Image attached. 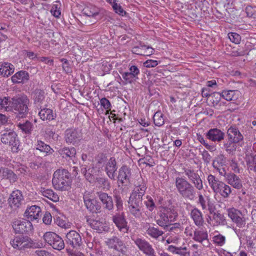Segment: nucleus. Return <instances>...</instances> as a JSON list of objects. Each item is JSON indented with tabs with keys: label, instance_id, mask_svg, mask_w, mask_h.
I'll return each mask as SVG.
<instances>
[{
	"label": "nucleus",
	"instance_id": "nucleus-30",
	"mask_svg": "<svg viewBox=\"0 0 256 256\" xmlns=\"http://www.w3.org/2000/svg\"><path fill=\"white\" fill-rule=\"evenodd\" d=\"M97 194L103 204L105 205V208L108 210H112L114 205L112 197L102 192H98Z\"/></svg>",
	"mask_w": 256,
	"mask_h": 256
},
{
	"label": "nucleus",
	"instance_id": "nucleus-61",
	"mask_svg": "<svg viewBox=\"0 0 256 256\" xmlns=\"http://www.w3.org/2000/svg\"><path fill=\"white\" fill-rule=\"evenodd\" d=\"M187 248L186 247H178V250H176V254H179L180 256H187L189 255V252H186Z\"/></svg>",
	"mask_w": 256,
	"mask_h": 256
},
{
	"label": "nucleus",
	"instance_id": "nucleus-2",
	"mask_svg": "<svg viewBox=\"0 0 256 256\" xmlns=\"http://www.w3.org/2000/svg\"><path fill=\"white\" fill-rule=\"evenodd\" d=\"M10 244L13 248L19 250L40 248L44 246V244L41 241L32 239L28 236L24 235L14 236V239L10 241Z\"/></svg>",
	"mask_w": 256,
	"mask_h": 256
},
{
	"label": "nucleus",
	"instance_id": "nucleus-56",
	"mask_svg": "<svg viewBox=\"0 0 256 256\" xmlns=\"http://www.w3.org/2000/svg\"><path fill=\"white\" fill-rule=\"evenodd\" d=\"M246 12L248 17H254L256 16V10L251 6H248L246 8Z\"/></svg>",
	"mask_w": 256,
	"mask_h": 256
},
{
	"label": "nucleus",
	"instance_id": "nucleus-38",
	"mask_svg": "<svg viewBox=\"0 0 256 256\" xmlns=\"http://www.w3.org/2000/svg\"><path fill=\"white\" fill-rule=\"evenodd\" d=\"M116 168V160L114 157H112L108 160L106 167V174L108 176H114Z\"/></svg>",
	"mask_w": 256,
	"mask_h": 256
},
{
	"label": "nucleus",
	"instance_id": "nucleus-48",
	"mask_svg": "<svg viewBox=\"0 0 256 256\" xmlns=\"http://www.w3.org/2000/svg\"><path fill=\"white\" fill-rule=\"evenodd\" d=\"M228 183L234 188L240 189L242 187L241 180L239 177H230Z\"/></svg>",
	"mask_w": 256,
	"mask_h": 256
},
{
	"label": "nucleus",
	"instance_id": "nucleus-16",
	"mask_svg": "<svg viewBox=\"0 0 256 256\" xmlns=\"http://www.w3.org/2000/svg\"><path fill=\"white\" fill-rule=\"evenodd\" d=\"M23 199L22 193L20 190H14L8 198V203L12 208H16L22 204Z\"/></svg>",
	"mask_w": 256,
	"mask_h": 256
},
{
	"label": "nucleus",
	"instance_id": "nucleus-49",
	"mask_svg": "<svg viewBox=\"0 0 256 256\" xmlns=\"http://www.w3.org/2000/svg\"><path fill=\"white\" fill-rule=\"evenodd\" d=\"M228 36L230 40L236 44H239L241 40L240 35L236 32H230Z\"/></svg>",
	"mask_w": 256,
	"mask_h": 256
},
{
	"label": "nucleus",
	"instance_id": "nucleus-29",
	"mask_svg": "<svg viewBox=\"0 0 256 256\" xmlns=\"http://www.w3.org/2000/svg\"><path fill=\"white\" fill-rule=\"evenodd\" d=\"M132 52L137 54L150 56L153 54L154 49L148 46L140 45V46L134 47L132 48Z\"/></svg>",
	"mask_w": 256,
	"mask_h": 256
},
{
	"label": "nucleus",
	"instance_id": "nucleus-42",
	"mask_svg": "<svg viewBox=\"0 0 256 256\" xmlns=\"http://www.w3.org/2000/svg\"><path fill=\"white\" fill-rule=\"evenodd\" d=\"M36 150L47 154H52L54 152L53 150L50 146L46 144L42 140H38L36 144Z\"/></svg>",
	"mask_w": 256,
	"mask_h": 256
},
{
	"label": "nucleus",
	"instance_id": "nucleus-8",
	"mask_svg": "<svg viewBox=\"0 0 256 256\" xmlns=\"http://www.w3.org/2000/svg\"><path fill=\"white\" fill-rule=\"evenodd\" d=\"M12 226L16 234L29 233L33 229L32 224L26 220H14L12 222Z\"/></svg>",
	"mask_w": 256,
	"mask_h": 256
},
{
	"label": "nucleus",
	"instance_id": "nucleus-9",
	"mask_svg": "<svg viewBox=\"0 0 256 256\" xmlns=\"http://www.w3.org/2000/svg\"><path fill=\"white\" fill-rule=\"evenodd\" d=\"M66 244L73 248H78L82 244L80 235L76 230H70L66 236Z\"/></svg>",
	"mask_w": 256,
	"mask_h": 256
},
{
	"label": "nucleus",
	"instance_id": "nucleus-39",
	"mask_svg": "<svg viewBox=\"0 0 256 256\" xmlns=\"http://www.w3.org/2000/svg\"><path fill=\"white\" fill-rule=\"evenodd\" d=\"M99 12V8L92 5L88 6L83 10V14L89 17H96L98 16Z\"/></svg>",
	"mask_w": 256,
	"mask_h": 256
},
{
	"label": "nucleus",
	"instance_id": "nucleus-40",
	"mask_svg": "<svg viewBox=\"0 0 256 256\" xmlns=\"http://www.w3.org/2000/svg\"><path fill=\"white\" fill-rule=\"evenodd\" d=\"M41 192L44 196L54 202H57L59 200V196L57 194L52 190L42 188L41 190Z\"/></svg>",
	"mask_w": 256,
	"mask_h": 256
},
{
	"label": "nucleus",
	"instance_id": "nucleus-31",
	"mask_svg": "<svg viewBox=\"0 0 256 256\" xmlns=\"http://www.w3.org/2000/svg\"><path fill=\"white\" fill-rule=\"evenodd\" d=\"M38 115L42 120H52L56 116V114L54 113L52 110L48 108H44L38 112Z\"/></svg>",
	"mask_w": 256,
	"mask_h": 256
},
{
	"label": "nucleus",
	"instance_id": "nucleus-59",
	"mask_svg": "<svg viewBox=\"0 0 256 256\" xmlns=\"http://www.w3.org/2000/svg\"><path fill=\"white\" fill-rule=\"evenodd\" d=\"M51 14L56 18H59L61 14L60 8H58L56 5H54L50 10Z\"/></svg>",
	"mask_w": 256,
	"mask_h": 256
},
{
	"label": "nucleus",
	"instance_id": "nucleus-11",
	"mask_svg": "<svg viewBox=\"0 0 256 256\" xmlns=\"http://www.w3.org/2000/svg\"><path fill=\"white\" fill-rule=\"evenodd\" d=\"M138 248L147 256H156L154 250L152 246L145 239L138 238L134 240Z\"/></svg>",
	"mask_w": 256,
	"mask_h": 256
},
{
	"label": "nucleus",
	"instance_id": "nucleus-4",
	"mask_svg": "<svg viewBox=\"0 0 256 256\" xmlns=\"http://www.w3.org/2000/svg\"><path fill=\"white\" fill-rule=\"evenodd\" d=\"M176 188L180 194L184 198L193 200L195 192L192 186L182 177H177L176 180Z\"/></svg>",
	"mask_w": 256,
	"mask_h": 256
},
{
	"label": "nucleus",
	"instance_id": "nucleus-15",
	"mask_svg": "<svg viewBox=\"0 0 256 256\" xmlns=\"http://www.w3.org/2000/svg\"><path fill=\"white\" fill-rule=\"evenodd\" d=\"M112 220L120 231L124 233L128 232V227L124 212L116 213L114 215Z\"/></svg>",
	"mask_w": 256,
	"mask_h": 256
},
{
	"label": "nucleus",
	"instance_id": "nucleus-64",
	"mask_svg": "<svg viewBox=\"0 0 256 256\" xmlns=\"http://www.w3.org/2000/svg\"><path fill=\"white\" fill-rule=\"evenodd\" d=\"M116 202L118 210H122V201L120 196H116Z\"/></svg>",
	"mask_w": 256,
	"mask_h": 256
},
{
	"label": "nucleus",
	"instance_id": "nucleus-43",
	"mask_svg": "<svg viewBox=\"0 0 256 256\" xmlns=\"http://www.w3.org/2000/svg\"><path fill=\"white\" fill-rule=\"evenodd\" d=\"M208 237V232L206 231L196 230L194 232L193 239L200 242L202 240L206 239Z\"/></svg>",
	"mask_w": 256,
	"mask_h": 256
},
{
	"label": "nucleus",
	"instance_id": "nucleus-35",
	"mask_svg": "<svg viewBox=\"0 0 256 256\" xmlns=\"http://www.w3.org/2000/svg\"><path fill=\"white\" fill-rule=\"evenodd\" d=\"M106 245L110 248L118 250V248L123 246L122 242L116 236L108 238L106 242Z\"/></svg>",
	"mask_w": 256,
	"mask_h": 256
},
{
	"label": "nucleus",
	"instance_id": "nucleus-1",
	"mask_svg": "<svg viewBox=\"0 0 256 256\" xmlns=\"http://www.w3.org/2000/svg\"><path fill=\"white\" fill-rule=\"evenodd\" d=\"M135 184L136 188L131 194L128 202V208L130 214L136 218H140L142 216L144 205L142 198L146 189V183L142 177L139 178Z\"/></svg>",
	"mask_w": 256,
	"mask_h": 256
},
{
	"label": "nucleus",
	"instance_id": "nucleus-3",
	"mask_svg": "<svg viewBox=\"0 0 256 256\" xmlns=\"http://www.w3.org/2000/svg\"><path fill=\"white\" fill-rule=\"evenodd\" d=\"M13 105L12 112L16 114L17 118H24L28 112L30 99L24 94H20L12 97Z\"/></svg>",
	"mask_w": 256,
	"mask_h": 256
},
{
	"label": "nucleus",
	"instance_id": "nucleus-51",
	"mask_svg": "<svg viewBox=\"0 0 256 256\" xmlns=\"http://www.w3.org/2000/svg\"><path fill=\"white\" fill-rule=\"evenodd\" d=\"M100 104L104 109L110 110L111 104L110 102L106 98H102L100 100Z\"/></svg>",
	"mask_w": 256,
	"mask_h": 256
},
{
	"label": "nucleus",
	"instance_id": "nucleus-18",
	"mask_svg": "<svg viewBox=\"0 0 256 256\" xmlns=\"http://www.w3.org/2000/svg\"><path fill=\"white\" fill-rule=\"evenodd\" d=\"M40 212L41 209L40 206H32L26 210L24 216L30 222L39 218L41 216Z\"/></svg>",
	"mask_w": 256,
	"mask_h": 256
},
{
	"label": "nucleus",
	"instance_id": "nucleus-26",
	"mask_svg": "<svg viewBox=\"0 0 256 256\" xmlns=\"http://www.w3.org/2000/svg\"><path fill=\"white\" fill-rule=\"evenodd\" d=\"M222 98L227 101L236 100L240 96V93L237 90H224L221 92Z\"/></svg>",
	"mask_w": 256,
	"mask_h": 256
},
{
	"label": "nucleus",
	"instance_id": "nucleus-63",
	"mask_svg": "<svg viewBox=\"0 0 256 256\" xmlns=\"http://www.w3.org/2000/svg\"><path fill=\"white\" fill-rule=\"evenodd\" d=\"M202 158L206 164L210 163L211 160L212 156L206 150H204L202 153Z\"/></svg>",
	"mask_w": 256,
	"mask_h": 256
},
{
	"label": "nucleus",
	"instance_id": "nucleus-20",
	"mask_svg": "<svg viewBox=\"0 0 256 256\" xmlns=\"http://www.w3.org/2000/svg\"><path fill=\"white\" fill-rule=\"evenodd\" d=\"M45 92L43 90L36 89L32 93L34 104L38 109L42 108L45 98Z\"/></svg>",
	"mask_w": 256,
	"mask_h": 256
},
{
	"label": "nucleus",
	"instance_id": "nucleus-50",
	"mask_svg": "<svg viewBox=\"0 0 256 256\" xmlns=\"http://www.w3.org/2000/svg\"><path fill=\"white\" fill-rule=\"evenodd\" d=\"M236 142H232V141H228L224 144V147L226 152H231L236 150Z\"/></svg>",
	"mask_w": 256,
	"mask_h": 256
},
{
	"label": "nucleus",
	"instance_id": "nucleus-6",
	"mask_svg": "<svg viewBox=\"0 0 256 256\" xmlns=\"http://www.w3.org/2000/svg\"><path fill=\"white\" fill-rule=\"evenodd\" d=\"M0 140L2 143L14 147H16L18 145V135L13 130L4 128V129L0 132Z\"/></svg>",
	"mask_w": 256,
	"mask_h": 256
},
{
	"label": "nucleus",
	"instance_id": "nucleus-52",
	"mask_svg": "<svg viewBox=\"0 0 256 256\" xmlns=\"http://www.w3.org/2000/svg\"><path fill=\"white\" fill-rule=\"evenodd\" d=\"M112 8L116 14L120 16H124L126 14V12L122 9L120 4L118 3L114 4Z\"/></svg>",
	"mask_w": 256,
	"mask_h": 256
},
{
	"label": "nucleus",
	"instance_id": "nucleus-28",
	"mask_svg": "<svg viewBox=\"0 0 256 256\" xmlns=\"http://www.w3.org/2000/svg\"><path fill=\"white\" fill-rule=\"evenodd\" d=\"M85 205L86 208L92 212H97L101 208L99 202L94 199H86V198H84Z\"/></svg>",
	"mask_w": 256,
	"mask_h": 256
},
{
	"label": "nucleus",
	"instance_id": "nucleus-60",
	"mask_svg": "<svg viewBox=\"0 0 256 256\" xmlns=\"http://www.w3.org/2000/svg\"><path fill=\"white\" fill-rule=\"evenodd\" d=\"M144 66L146 68H153L156 66L158 64L156 60H150L144 62Z\"/></svg>",
	"mask_w": 256,
	"mask_h": 256
},
{
	"label": "nucleus",
	"instance_id": "nucleus-47",
	"mask_svg": "<svg viewBox=\"0 0 256 256\" xmlns=\"http://www.w3.org/2000/svg\"><path fill=\"white\" fill-rule=\"evenodd\" d=\"M214 243L218 246H222L226 242V238L220 234L215 235L212 238Z\"/></svg>",
	"mask_w": 256,
	"mask_h": 256
},
{
	"label": "nucleus",
	"instance_id": "nucleus-25",
	"mask_svg": "<svg viewBox=\"0 0 256 256\" xmlns=\"http://www.w3.org/2000/svg\"><path fill=\"white\" fill-rule=\"evenodd\" d=\"M226 164V158L224 155L220 154L217 156L213 160L212 166L217 170L220 174L222 175L224 172V168H222Z\"/></svg>",
	"mask_w": 256,
	"mask_h": 256
},
{
	"label": "nucleus",
	"instance_id": "nucleus-54",
	"mask_svg": "<svg viewBox=\"0 0 256 256\" xmlns=\"http://www.w3.org/2000/svg\"><path fill=\"white\" fill-rule=\"evenodd\" d=\"M130 174V170L126 166H122L120 169L118 176H128Z\"/></svg>",
	"mask_w": 256,
	"mask_h": 256
},
{
	"label": "nucleus",
	"instance_id": "nucleus-41",
	"mask_svg": "<svg viewBox=\"0 0 256 256\" xmlns=\"http://www.w3.org/2000/svg\"><path fill=\"white\" fill-rule=\"evenodd\" d=\"M146 234L151 238L157 239L164 234V232L159 230L158 228L149 225Z\"/></svg>",
	"mask_w": 256,
	"mask_h": 256
},
{
	"label": "nucleus",
	"instance_id": "nucleus-58",
	"mask_svg": "<svg viewBox=\"0 0 256 256\" xmlns=\"http://www.w3.org/2000/svg\"><path fill=\"white\" fill-rule=\"evenodd\" d=\"M231 168L234 170L235 174H234L232 176H236V174L240 173V170H242L238 167V164L234 161H232L230 164Z\"/></svg>",
	"mask_w": 256,
	"mask_h": 256
},
{
	"label": "nucleus",
	"instance_id": "nucleus-12",
	"mask_svg": "<svg viewBox=\"0 0 256 256\" xmlns=\"http://www.w3.org/2000/svg\"><path fill=\"white\" fill-rule=\"evenodd\" d=\"M52 182L56 189L66 190L70 188L71 177H53Z\"/></svg>",
	"mask_w": 256,
	"mask_h": 256
},
{
	"label": "nucleus",
	"instance_id": "nucleus-34",
	"mask_svg": "<svg viewBox=\"0 0 256 256\" xmlns=\"http://www.w3.org/2000/svg\"><path fill=\"white\" fill-rule=\"evenodd\" d=\"M18 127L26 134H30L34 129V125L32 122L26 120L20 122L17 124Z\"/></svg>",
	"mask_w": 256,
	"mask_h": 256
},
{
	"label": "nucleus",
	"instance_id": "nucleus-14",
	"mask_svg": "<svg viewBox=\"0 0 256 256\" xmlns=\"http://www.w3.org/2000/svg\"><path fill=\"white\" fill-rule=\"evenodd\" d=\"M82 138L81 132L77 129L70 128L65 131L64 138L66 143L75 144Z\"/></svg>",
	"mask_w": 256,
	"mask_h": 256
},
{
	"label": "nucleus",
	"instance_id": "nucleus-5",
	"mask_svg": "<svg viewBox=\"0 0 256 256\" xmlns=\"http://www.w3.org/2000/svg\"><path fill=\"white\" fill-rule=\"evenodd\" d=\"M208 180L215 192H218L224 198H228L231 192L228 186L218 180L216 177H208Z\"/></svg>",
	"mask_w": 256,
	"mask_h": 256
},
{
	"label": "nucleus",
	"instance_id": "nucleus-21",
	"mask_svg": "<svg viewBox=\"0 0 256 256\" xmlns=\"http://www.w3.org/2000/svg\"><path fill=\"white\" fill-rule=\"evenodd\" d=\"M227 134L230 141L238 143L244 139L242 134L240 132L238 129L236 127H230L228 130Z\"/></svg>",
	"mask_w": 256,
	"mask_h": 256
},
{
	"label": "nucleus",
	"instance_id": "nucleus-57",
	"mask_svg": "<svg viewBox=\"0 0 256 256\" xmlns=\"http://www.w3.org/2000/svg\"><path fill=\"white\" fill-rule=\"evenodd\" d=\"M192 181L196 188L200 190L202 188V180L200 177H193Z\"/></svg>",
	"mask_w": 256,
	"mask_h": 256
},
{
	"label": "nucleus",
	"instance_id": "nucleus-62",
	"mask_svg": "<svg viewBox=\"0 0 256 256\" xmlns=\"http://www.w3.org/2000/svg\"><path fill=\"white\" fill-rule=\"evenodd\" d=\"M52 220V216L50 213L46 212L44 215L42 220L43 222L46 224H50Z\"/></svg>",
	"mask_w": 256,
	"mask_h": 256
},
{
	"label": "nucleus",
	"instance_id": "nucleus-27",
	"mask_svg": "<svg viewBox=\"0 0 256 256\" xmlns=\"http://www.w3.org/2000/svg\"><path fill=\"white\" fill-rule=\"evenodd\" d=\"M29 74L25 71H20L16 72L11 78L12 82L15 84L24 83L28 80Z\"/></svg>",
	"mask_w": 256,
	"mask_h": 256
},
{
	"label": "nucleus",
	"instance_id": "nucleus-36",
	"mask_svg": "<svg viewBox=\"0 0 256 256\" xmlns=\"http://www.w3.org/2000/svg\"><path fill=\"white\" fill-rule=\"evenodd\" d=\"M58 154L64 158H72L76 154V150L74 148H64L58 150Z\"/></svg>",
	"mask_w": 256,
	"mask_h": 256
},
{
	"label": "nucleus",
	"instance_id": "nucleus-13",
	"mask_svg": "<svg viewBox=\"0 0 256 256\" xmlns=\"http://www.w3.org/2000/svg\"><path fill=\"white\" fill-rule=\"evenodd\" d=\"M228 217L235 223L236 226L240 228L244 227L246 225V220L242 217V212L234 208H230L228 210Z\"/></svg>",
	"mask_w": 256,
	"mask_h": 256
},
{
	"label": "nucleus",
	"instance_id": "nucleus-17",
	"mask_svg": "<svg viewBox=\"0 0 256 256\" xmlns=\"http://www.w3.org/2000/svg\"><path fill=\"white\" fill-rule=\"evenodd\" d=\"M224 136V133L217 128H210L206 134V138L214 142H221Z\"/></svg>",
	"mask_w": 256,
	"mask_h": 256
},
{
	"label": "nucleus",
	"instance_id": "nucleus-46",
	"mask_svg": "<svg viewBox=\"0 0 256 256\" xmlns=\"http://www.w3.org/2000/svg\"><path fill=\"white\" fill-rule=\"evenodd\" d=\"M154 122L156 126H160L164 124V118L160 112H157L153 117Z\"/></svg>",
	"mask_w": 256,
	"mask_h": 256
},
{
	"label": "nucleus",
	"instance_id": "nucleus-53",
	"mask_svg": "<svg viewBox=\"0 0 256 256\" xmlns=\"http://www.w3.org/2000/svg\"><path fill=\"white\" fill-rule=\"evenodd\" d=\"M118 186H127L129 183V179L128 177H118Z\"/></svg>",
	"mask_w": 256,
	"mask_h": 256
},
{
	"label": "nucleus",
	"instance_id": "nucleus-32",
	"mask_svg": "<svg viewBox=\"0 0 256 256\" xmlns=\"http://www.w3.org/2000/svg\"><path fill=\"white\" fill-rule=\"evenodd\" d=\"M190 216L197 226H201L204 223L202 212L198 208H194L190 212Z\"/></svg>",
	"mask_w": 256,
	"mask_h": 256
},
{
	"label": "nucleus",
	"instance_id": "nucleus-55",
	"mask_svg": "<svg viewBox=\"0 0 256 256\" xmlns=\"http://www.w3.org/2000/svg\"><path fill=\"white\" fill-rule=\"evenodd\" d=\"M68 174L69 172L67 170L60 168L54 172L53 176H61L64 175L65 176H68L67 174Z\"/></svg>",
	"mask_w": 256,
	"mask_h": 256
},
{
	"label": "nucleus",
	"instance_id": "nucleus-45",
	"mask_svg": "<svg viewBox=\"0 0 256 256\" xmlns=\"http://www.w3.org/2000/svg\"><path fill=\"white\" fill-rule=\"evenodd\" d=\"M216 207L214 206V212L212 213H210L212 214L213 218L216 220V224L217 225L219 224H224V222L225 220L224 218V216L223 214H220L218 212H216Z\"/></svg>",
	"mask_w": 256,
	"mask_h": 256
},
{
	"label": "nucleus",
	"instance_id": "nucleus-37",
	"mask_svg": "<svg viewBox=\"0 0 256 256\" xmlns=\"http://www.w3.org/2000/svg\"><path fill=\"white\" fill-rule=\"evenodd\" d=\"M156 224L164 229H168L170 223L172 222L168 219L164 214L160 210L159 214V218L156 220Z\"/></svg>",
	"mask_w": 256,
	"mask_h": 256
},
{
	"label": "nucleus",
	"instance_id": "nucleus-19",
	"mask_svg": "<svg viewBox=\"0 0 256 256\" xmlns=\"http://www.w3.org/2000/svg\"><path fill=\"white\" fill-rule=\"evenodd\" d=\"M198 203L200 205L203 210L208 209L210 213H212L214 212V206H215L210 201V198L208 196L206 195L202 196V194H199Z\"/></svg>",
	"mask_w": 256,
	"mask_h": 256
},
{
	"label": "nucleus",
	"instance_id": "nucleus-24",
	"mask_svg": "<svg viewBox=\"0 0 256 256\" xmlns=\"http://www.w3.org/2000/svg\"><path fill=\"white\" fill-rule=\"evenodd\" d=\"M14 66L12 64L6 62H0V75L3 77H8L14 72Z\"/></svg>",
	"mask_w": 256,
	"mask_h": 256
},
{
	"label": "nucleus",
	"instance_id": "nucleus-22",
	"mask_svg": "<svg viewBox=\"0 0 256 256\" xmlns=\"http://www.w3.org/2000/svg\"><path fill=\"white\" fill-rule=\"evenodd\" d=\"M86 222L88 224L90 225L92 228L96 230L98 233L108 231L109 229V228L106 224H104L99 220L88 218H87Z\"/></svg>",
	"mask_w": 256,
	"mask_h": 256
},
{
	"label": "nucleus",
	"instance_id": "nucleus-10",
	"mask_svg": "<svg viewBox=\"0 0 256 256\" xmlns=\"http://www.w3.org/2000/svg\"><path fill=\"white\" fill-rule=\"evenodd\" d=\"M128 72H122V78L125 81L124 84H132L136 79L138 78L140 70L138 67L135 65L128 66Z\"/></svg>",
	"mask_w": 256,
	"mask_h": 256
},
{
	"label": "nucleus",
	"instance_id": "nucleus-33",
	"mask_svg": "<svg viewBox=\"0 0 256 256\" xmlns=\"http://www.w3.org/2000/svg\"><path fill=\"white\" fill-rule=\"evenodd\" d=\"M161 211L166 215L171 222H174L178 216L177 212L172 206L163 208Z\"/></svg>",
	"mask_w": 256,
	"mask_h": 256
},
{
	"label": "nucleus",
	"instance_id": "nucleus-7",
	"mask_svg": "<svg viewBox=\"0 0 256 256\" xmlns=\"http://www.w3.org/2000/svg\"><path fill=\"white\" fill-rule=\"evenodd\" d=\"M45 241L54 249L60 250L64 248L63 240L56 233L52 232H46L44 235Z\"/></svg>",
	"mask_w": 256,
	"mask_h": 256
},
{
	"label": "nucleus",
	"instance_id": "nucleus-23",
	"mask_svg": "<svg viewBox=\"0 0 256 256\" xmlns=\"http://www.w3.org/2000/svg\"><path fill=\"white\" fill-rule=\"evenodd\" d=\"M12 98L10 96L0 98V112H12Z\"/></svg>",
	"mask_w": 256,
	"mask_h": 256
},
{
	"label": "nucleus",
	"instance_id": "nucleus-44",
	"mask_svg": "<svg viewBox=\"0 0 256 256\" xmlns=\"http://www.w3.org/2000/svg\"><path fill=\"white\" fill-rule=\"evenodd\" d=\"M222 97L221 93L213 92L209 97V101L212 106H215L219 103Z\"/></svg>",
	"mask_w": 256,
	"mask_h": 256
}]
</instances>
